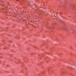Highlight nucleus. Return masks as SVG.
Wrapping results in <instances>:
<instances>
[{"mask_svg": "<svg viewBox=\"0 0 76 76\" xmlns=\"http://www.w3.org/2000/svg\"><path fill=\"white\" fill-rule=\"evenodd\" d=\"M57 16V14H55V16Z\"/></svg>", "mask_w": 76, "mask_h": 76, "instance_id": "1", "label": "nucleus"}, {"mask_svg": "<svg viewBox=\"0 0 76 76\" xmlns=\"http://www.w3.org/2000/svg\"><path fill=\"white\" fill-rule=\"evenodd\" d=\"M61 14H62V13H61Z\"/></svg>", "mask_w": 76, "mask_h": 76, "instance_id": "3", "label": "nucleus"}, {"mask_svg": "<svg viewBox=\"0 0 76 76\" xmlns=\"http://www.w3.org/2000/svg\"><path fill=\"white\" fill-rule=\"evenodd\" d=\"M60 15H61V14H60Z\"/></svg>", "mask_w": 76, "mask_h": 76, "instance_id": "2", "label": "nucleus"}]
</instances>
